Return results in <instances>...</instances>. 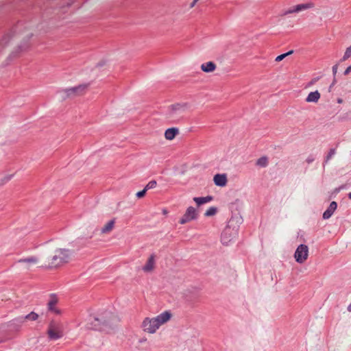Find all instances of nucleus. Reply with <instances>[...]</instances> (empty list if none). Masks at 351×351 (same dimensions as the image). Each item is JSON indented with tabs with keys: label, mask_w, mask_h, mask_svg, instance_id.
<instances>
[{
	"label": "nucleus",
	"mask_w": 351,
	"mask_h": 351,
	"mask_svg": "<svg viewBox=\"0 0 351 351\" xmlns=\"http://www.w3.org/2000/svg\"><path fill=\"white\" fill-rule=\"evenodd\" d=\"M171 316V313L167 311L152 318L145 317L141 327L144 332L154 334L162 325L169 321Z\"/></svg>",
	"instance_id": "obj_1"
},
{
	"label": "nucleus",
	"mask_w": 351,
	"mask_h": 351,
	"mask_svg": "<svg viewBox=\"0 0 351 351\" xmlns=\"http://www.w3.org/2000/svg\"><path fill=\"white\" fill-rule=\"evenodd\" d=\"M16 319L0 326V343L14 339L21 330V324L16 323Z\"/></svg>",
	"instance_id": "obj_2"
},
{
	"label": "nucleus",
	"mask_w": 351,
	"mask_h": 351,
	"mask_svg": "<svg viewBox=\"0 0 351 351\" xmlns=\"http://www.w3.org/2000/svg\"><path fill=\"white\" fill-rule=\"evenodd\" d=\"M71 254L69 250L57 249L49 263V267L51 268L58 267L68 263L71 258Z\"/></svg>",
	"instance_id": "obj_3"
},
{
	"label": "nucleus",
	"mask_w": 351,
	"mask_h": 351,
	"mask_svg": "<svg viewBox=\"0 0 351 351\" xmlns=\"http://www.w3.org/2000/svg\"><path fill=\"white\" fill-rule=\"evenodd\" d=\"M47 334L50 340H57L63 337V327L61 323L51 321L47 328Z\"/></svg>",
	"instance_id": "obj_4"
},
{
	"label": "nucleus",
	"mask_w": 351,
	"mask_h": 351,
	"mask_svg": "<svg viewBox=\"0 0 351 351\" xmlns=\"http://www.w3.org/2000/svg\"><path fill=\"white\" fill-rule=\"evenodd\" d=\"M115 316L110 312H105L99 317H95V329H101L102 326L111 324L112 321L115 319Z\"/></svg>",
	"instance_id": "obj_5"
},
{
	"label": "nucleus",
	"mask_w": 351,
	"mask_h": 351,
	"mask_svg": "<svg viewBox=\"0 0 351 351\" xmlns=\"http://www.w3.org/2000/svg\"><path fill=\"white\" fill-rule=\"evenodd\" d=\"M308 256V247L307 245L301 244L300 245L294 254V257L298 263H304Z\"/></svg>",
	"instance_id": "obj_6"
},
{
	"label": "nucleus",
	"mask_w": 351,
	"mask_h": 351,
	"mask_svg": "<svg viewBox=\"0 0 351 351\" xmlns=\"http://www.w3.org/2000/svg\"><path fill=\"white\" fill-rule=\"evenodd\" d=\"M198 217L197 210L193 206H189L185 211L183 216L180 219V224H185L192 220H195Z\"/></svg>",
	"instance_id": "obj_7"
},
{
	"label": "nucleus",
	"mask_w": 351,
	"mask_h": 351,
	"mask_svg": "<svg viewBox=\"0 0 351 351\" xmlns=\"http://www.w3.org/2000/svg\"><path fill=\"white\" fill-rule=\"evenodd\" d=\"M315 6L313 2H307L306 3H301L296 5H294L291 8H289L287 10H285L283 13V15H288L293 13L299 12L305 10L313 8Z\"/></svg>",
	"instance_id": "obj_8"
},
{
	"label": "nucleus",
	"mask_w": 351,
	"mask_h": 351,
	"mask_svg": "<svg viewBox=\"0 0 351 351\" xmlns=\"http://www.w3.org/2000/svg\"><path fill=\"white\" fill-rule=\"evenodd\" d=\"M58 302V298L56 294H51L47 303L48 310L56 315L61 313L60 309L56 307V304Z\"/></svg>",
	"instance_id": "obj_9"
},
{
	"label": "nucleus",
	"mask_w": 351,
	"mask_h": 351,
	"mask_svg": "<svg viewBox=\"0 0 351 351\" xmlns=\"http://www.w3.org/2000/svg\"><path fill=\"white\" fill-rule=\"evenodd\" d=\"M86 85H80L76 87L70 88L66 90L68 95H77L84 93L86 89Z\"/></svg>",
	"instance_id": "obj_10"
},
{
	"label": "nucleus",
	"mask_w": 351,
	"mask_h": 351,
	"mask_svg": "<svg viewBox=\"0 0 351 351\" xmlns=\"http://www.w3.org/2000/svg\"><path fill=\"white\" fill-rule=\"evenodd\" d=\"M155 267V255L152 254L148 258L145 265L143 267V270L145 272H150L154 270Z\"/></svg>",
	"instance_id": "obj_11"
},
{
	"label": "nucleus",
	"mask_w": 351,
	"mask_h": 351,
	"mask_svg": "<svg viewBox=\"0 0 351 351\" xmlns=\"http://www.w3.org/2000/svg\"><path fill=\"white\" fill-rule=\"evenodd\" d=\"M213 181L219 186H225L228 182L226 174H216L214 176Z\"/></svg>",
	"instance_id": "obj_12"
},
{
	"label": "nucleus",
	"mask_w": 351,
	"mask_h": 351,
	"mask_svg": "<svg viewBox=\"0 0 351 351\" xmlns=\"http://www.w3.org/2000/svg\"><path fill=\"white\" fill-rule=\"evenodd\" d=\"M337 208V204L335 202H332L330 204L329 207L327 208V210L323 214V218L324 219H329L331 215L333 214L335 210Z\"/></svg>",
	"instance_id": "obj_13"
},
{
	"label": "nucleus",
	"mask_w": 351,
	"mask_h": 351,
	"mask_svg": "<svg viewBox=\"0 0 351 351\" xmlns=\"http://www.w3.org/2000/svg\"><path fill=\"white\" fill-rule=\"evenodd\" d=\"M217 68L216 64L213 62H207L201 65V69L205 73L213 72Z\"/></svg>",
	"instance_id": "obj_14"
},
{
	"label": "nucleus",
	"mask_w": 351,
	"mask_h": 351,
	"mask_svg": "<svg viewBox=\"0 0 351 351\" xmlns=\"http://www.w3.org/2000/svg\"><path fill=\"white\" fill-rule=\"evenodd\" d=\"M179 130L178 128H171L167 129L165 132V137L167 140H173L177 134H178Z\"/></svg>",
	"instance_id": "obj_15"
},
{
	"label": "nucleus",
	"mask_w": 351,
	"mask_h": 351,
	"mask_svg": "<svg viewBox=\"0 0 351 351\" xmlns=\"http://www.w3.org/2000/svg\"><path fill=\"white\" fill-rule=\"evenodd\" d=\"M38 261V258L36 256H29L25 258H21L18 261L20 263H26L27 265V268L29 269L30 265L36 264Z\"/></svg>",
	"instance_id": "obj_16"
},
{
	"label": "nucleus",
	"mask_w": 351,
	"mask_h": 351,
	"mask_svg": "<svg viewBox=\"0 0 351 351\" xmlns=\"http://www.w3.org/2000/svg\"><path fill=\"white\" fill-rule=\"evenodd\" d=\"M320 96V93L317 90L311 92L306 98V101L316 103L319 101Z\"/></svg>",
	"instance_id": "obj_17"
},
{
	"label": "nucleus",
	"mask_w": 351,
	"mask_h": 351,
	"mask_svg": "<svg viewBox=\"0 0 351 351\" xmlns=\"http://www.w3.org/2000/svg\"><path fill=\"white\" fill-rule=\"evenodd\" d=\"M115 223V219H112L109 221L101 230L102 234H107L110 232L114 227Z\"/></svg>",
	"instance_id": "obj_18"
},
{
	"label": "nucleus",
	"mask_w": 351,
	"mask_h": 351,
	"mask_svg": "<svg viewBox=\"0 0 351 351\" xmlns=\"http://www.w3.org/2000/svg\"><path fill=\"white\" fill-rule=\"evenodd\" d=\"M213 197L212 196H206V197H194L193 201L197 204V205L199 206L202 204L210 202L212 201Z\"/></svg>",
	"instance_id": "obj_19"
},
{
	"label": "nucleus",
	"mask_w": 351,
	"mask_h": 351,
	"mask_svg": "<svg viewBox=\"0 0 351 351\" xmlns=\"http://www.w3.org/2000/svg\"><path fill=\"white\" fill-rule=\"evenodd\" d=\"M38 315L37 313H36L34 312H31L30 313L27 315L24 318L16 319L18 321V322H16V323L20 324L23 322V319L35 321L38 319Z\"/></svg>",
	"instance_id": "obj_20"
},
{
	"label": "nucleus",
	"mask_w": 351,
	"mask_h": 351,
	"mask_svg": "<svg viewBox=\"0 0 351 351\" xmlns=\"http://www.w3.org/2000/svg\"><path fill=\"white\" fill-rule=\"evenodd\" d=\"M231 229L230 228H226L222 234H221V241L224 244H228L229 241H231V239H228V235L230 234Z\"/></svg>",
	"instance_id": "obj_21"
},
{
	"label": "nucleus",
	"mask_w": 351,
	"mask_h": 351,
	"mask_svg": "<svg viewBox=\"0 0 351 351\" xmlns=\"http://www.w3.org/2000/svg\"><path fill=\"white\" fill-rule=\"evenodd\" d=\"M256 165L261 167H265L268 165V158L266 156H263L256 160Z\"/></svg>",
	"instance_id": "obj_22"
},
{
	"label": "nucleus",
	"mask_w": 351,
	"mask_h": 351,
	"mask_svg": "<svg viewBox=\"0 0 351 351\" xmlns=\"http://www.w3.org/2000/svg\"><path fill=\"white\" fill-rule=\"evenodd\" d=\"M216 213H217V208L215 207H210L206 211L205 216H206V217L213 216L216 214Z\"/></svg>",
	"instance_id": "obj_23"
},
{
	"label": "nucleus",
	"mask_w": 351,
	"mask_h": 351,
	"mask_svg": "<svg viewBox=\"0 0 351 351\" xmlns=\"http://www.w3.org/2000/svg\"><path fill=\"white\" fill-rule=\"evenodd\" d=\"M157 185V182L156 180H152L150 182H149L147 185L145 186V190H149V189H154Z\"/></svg>",
	"instance_id": "obj_24"
},
{
	"label": "nucleus",
	"mask_w": 351,
	"mask_h": 351,
	"mask_svg": "<svg viewBox=\"0 0 351 351\" xmlns=\"http://www.w3.org/2000/svg\"><path fill=\"white\" fill-rule=\"evenodd\" d=\"M349 58H351V46L348 47L345 53H344V55L343 56V58H342V60H346L347 59H348Z\"/></svg>",
	"instance_id": "obj_25"
},
{
	"label": "nucleus",
	"mask_w": 351,
	"mask_h": 351,
	"mask_svg": "<svg viewBox=\"0 0 351 351\" xmlns=\"http://www.w3.org/2000/svg\"><path fill=\"white\" fill-rule=\"evenodd\" d=\"M292 53H293V51H289V52H287V53H283V54L279 55V56H278L276 58L275 60H276V62H280V61H282V60L285 57H287V56H289V55L291 54Z\"/></svg>",
	"instance_id": "obj_26"
},
{
	"label": "nucleus",
	"mask_w": 351,
	"mask_h": 351,
	"mask_svg": "<svg viewBox=\"0 0 351 351\" xmlns=\"http://www.w3.org/2000/svg\"><path fill=\"white\" fill-rule=\"evenodd\" d=\"M335 154H336L335 149H330V150L329 151V152L326 156V162H328Z\"/></svg>",
	"instance_id": "obj_27"
},
{
	"label": "nucleus",
	"mask_w": 351,
	"mask_h": 351,
	"mask_svg": "<svg viewBox=\"0 0 351 351\" xmlns=\"http://www.w3.org/2000/svg\"><path fill=\"white\" fill-rule=\"evenodd\" d=\"M146 192H147V190H145V188L143 190L137 192L136 195L138 198H142L145 195Z\"/></svg>",
	"instance_id": "obj_28"
},
{
	"label": "nucleus",
	"mask_w": 351,
	"mask_h": 351,
	"mask_svg": "<svg viewBox=\"0 0 351 351\" xmlns=\"http://www.w3.org/2000/svg\"><path fill=\"white\" fill-rule=\"evenodd\" d=\"M351 72V66H349L344 71V75H348Z\"/></svg>",
	"instance_id": "obj_29"
},
{
	"label": "nucleus",
	"mask_w": 351,
	"mask_h": 351,
	"mask_svg": "<svg viewBox=\"0 0 351 351\" xmlns=\"http://www.w3.org/2000/svg\"><path fill=\"white\" fill-rule=\"evenodd\" d=\"M337 68H338V66L337 64L334 65L332 66V73L333 74L335 75L337 72Z\"/></svg>",
	"instance_id": "obj_30"
},
{
	"label": "nucleus",
	"mask_w": 351,
	"mask_h": 351,
	"mask_svg": "<svg viewBox=\"0 0 351 351\" xmlns=\"http://www.w3.org/2000/svg\"><path fill=\"white\" fill-rule=\"evenodd\" d=\"M199 1V0H193L192 3L190 4V8H193Z\"/></svg>",
	"instance_id": "obj_31"
},
{
	"label": "nucleus",
	"mask_w": 351,
	"mask_h": 351,
	"mask_svg": "<svg viewBox=\"0 0 351 351\" xmlns=\"http://www.w3.org/2000/svg\"><path fill=\"white\" fill-rule=\"evenodd\" d=\"M313 160H314V159H313V158H307L306 162H307L308 163H311V162H313Z\"/></svg>",
	"instance_id": "obj_32"
},
{
	"label": "nucleus",
	"mask_w": 351,
	"mask_h": 351,
	"mask_svg": "<svg viewBox=\"0 0 351 351\" xmlns=\"http://www.w3.org/2000/svg\"><path fill=\"white\" fill-rule=\"evenodd\" d=\"M348 311L351 312V304L348 307Z\"/></svg>",
	"instance_id": "obj_33"
},
{
	"label": "nucleus",
	"mask_w": 351,
	"mask_h": 351,
	"mask_svg": "<svg viewBox=\"0 0 351 351\" xmlns=\"http://www.w3.org/2000/svg\"><path fill=\"white\" fill-rule=\"evenodd\" d=\"M338 103H339V104L342 103V99H338Z\"/></svg>",
	"instance_id": "obj_34"
},
{
	"label": "nucleus",
	"mask_w": 351,
	"mask_h": 351,
	"mask_svg": "<svg viewBox=\"0 0 351 351\" xmlns=\"http://www.w3.org/2000/svg\"><path fill=\"white\" fill-rule=\"evenodd\" d=\"M348 197L351 199V192L348 194Z\"/></svg>",
	"instance_id": "obj_35"
},
{
	"label": "nucleus",
	"mask_w": 351,
	"mask_h": 351,
	"mask_svg": "<svg viewBox=\"0 0 351 351\" xmlns=\"http://www.w3.org/2000/svg\"><path fill=\"white\" fill-rule=\"evenodd\" d=\"M163 213H164V214H167V211L166 210H163Z\"/></svg>",
	"instance_id": "obj_36"
}]
</instances>
